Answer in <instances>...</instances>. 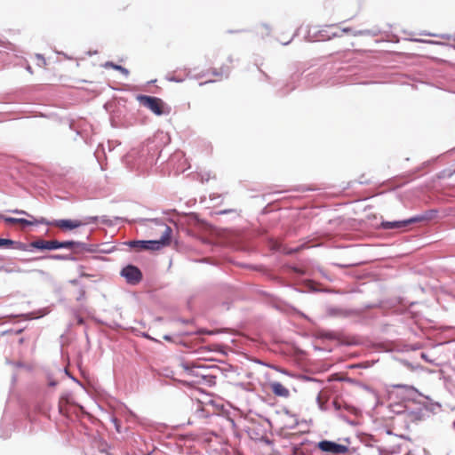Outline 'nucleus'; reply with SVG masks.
Masks as SVG:
<instances>
[{
  "label": "nucleus",
  "mask_w": 455,
  "mask_h": 455,
  "mask_svg": "<svg viewBox=\"0 0 455 455\" xmlns=\"http://www.w3.org/2000/svg\"><path fill=\"white\" fill-rule=\"evenodd\" d=\"M268 246H269L270 250H272V251H282V244L277 240H275L274 238L268 239Z\"/></svg>",
  "instance_id": "72a5a7b5"
},
{
  "label": "nucleus",
  "mask_w": 455,
  "mask_h": 455,
  "mask_svg": "<svg viewBox=\"0 0 455 455\" xmlns=\"http://www.w3.org/2000/svg\"><path fill=\"white\" fill-rule=\"evenodd\" d=\"M76 133H77L78 135H80V136L83 138V140H84V142H85L86 144H88V143H89V141H88V138H87V136H85V135L84 134V132H78V131H77V132H76Z\"/></svg>",
  "instance_id": "e2e57ef3"
},
{
  "label": "nucleus",
  "mask_w": 455,
  "mask_h": 455,
  "mask_svg": "<svg viewBox=\"0 0 455 455\" xmlns=\"http://www.w3.org/2000/svg\"><path fill=\"white\" fill-rule=\"evenodd\" d=\"M319 33L320 38L318 40H328L331 39V37L339 36V34L338 32H331L330 35H325V31L321 30L319 31Z\"/></svg>",
  "instance_id": "e433bc0d"
},
{
  "label": "nucleus",
  "mask_w": 455,
  "mask_h": 455,
  "mask_svg": "<svg viewBox=\"0 0 455 455\" xmlns=\"http://www.w3.org/2000/svg\"><path fill=\"white\" fill-rule=\"evenodd\" d=\"M407 222L405 220H394V221H382L381 228L385 230L389 229H406Z\"/></svg>",
  "instance_id": "a211bd4d"
},
{
  "label": "nucleus",
  "mask_w": 455,
  "mask_h": 455,
  "mask_svg": "<svg viewBox=\"0 0 455 455\" xmlns=\"http://www.w3.org/2000/svg\"><path fill=\"white\" fill-rule=\"evenodd\" d=\"M261 27L266 29V36H269L270 32H271V28H270L269 25L263 23V24H261Z\"/></svg>",
  "instance_id": "6e6d98bb"
},
{
  "label": "nucleus",
  "mask_w": 455,
  "mask_h": 455,
  "mask_svg": "<svg viewBox=\"0 0 455 455\" xmlns=\"http://www.w3.org/2000/svg\"><path fill=\"white\" fill-rule=\"evenodd\" d=\"M0 217L4 220V222H6L8 224H20L22 226V228L40 224L39 219L30 220L28 219H24V218H12V217H5V216H0Z\"/></svg>",
  "instance_id": "2eb2a0df"
},
{
  "label": "nucleus",
  "mask_w": 455,
  "mask_h": 455,
  "mask_svg": "<svg viewBox=\"0 0 455 455\" xmlns=\"http://www.w3.org/2000/svg\"><path fill=\"white\" fill-rule=\"evenodd\" d=\"M299 80V73L295 72L291 74L289 79L286 81V83L283 85H282L279 89H277L275 92L276 96L280 98L287 96L290 92H291L298 87Z\"/></svg>",
  "instance_id": "6e6552de"
},
{
  "label": "nucleus",
  "mask_w": 455,
  "mask_h": 455,
  "mask_svg": "<svg viewBox=\"0 0 455 455\" xmlns=\"http://www.w3.org/2000/svg\"><path fill=\"white\" fill-rule=\"evenodd\" d=\"M20 214H21V215H25V216L28 217V218L30 219V220H36V219H35V217H34L33 215L29 214V213H28V212H26V211L20 210Z\"/></svg>",
  "instance_id": "5fc2aeb1"
},
{
  "label": "nucleus",
  "mask_w": 455,
  "mask_h": 455,
  "mask_svg": "<svg viewBox=\"0 0 455 455\" xmlns=\"http://www.w3.org/2000/svg\"><path fill=\"white\" fill-rule=\"evenodd\" d=\"M317 443L303 439L299 443H291V455H313L317 448Z\"/></svg>",
  "instance_id": "423d86ee"
},
{
  "label": "nucleus",
  "mask_w": 455,
  "mask_h": 455,
  "mask_svg": "<svg viewBox=\"0 0 455 455\" xmlns=\"http://www.w3.org/2000/svg\"><path fill=\"white\" fill-rule=\"evenodd\" d=\"M136 100L156 116H168L172 112L171 106L158 97L138 94Z\"/></svg>",
  "instance_id": "f03ea898"
},
{
  "label": "nucleus",
  "mask_w": 455,
  "mask_h": 455,
  "mask_svg": "<svg viewBox=\"0 0 455 455\" xmlns=\"http://www.w3.org/2000/svg\"><path fill=\"white\" fill-rule=\"evenodd\" d=\"M453 174H455V164H451V166L442 170L438 174V179H449Z\"/></svg>",
  "instance_id": "c85d7f7f"
},
{
  "label": "nucleus",
  "mask_w": 455,
  "mask_h": 455,
  "mask_svg": "<svg viewBox=\"0 0 455 455\" xmlns=\"http://www.w3.org/2000/svg\"><path fill=\"white\" fill-rule=\"evenodd\" d=\"M338 70L339 72H341V75H340V77H343L345 76H347V73H349L351 70H350V66H343V67H340L338 68Z\"/></svg>",
  "instance_id": "a18cd8bd"
},
{
  "label": "nucleus",
  "mask_w": 455,
  "mask_h": 455,
  "mask_svg": "<svg viewBox=\"0 0 455 455\" xmlns=\"http://www.w3.org/2000/svg\"><path fill=\"white\" fill-rule=\"evenodd\" d=\"M382 34V30L379 27H373L371 29H360L353 32L354 36H367L375 37Z\"/></svg>",
  "instance_id": "6ab92c4d"
},
{
  "label": "nucleus",
  "mask_w": 455,
  "mask_h": 455,
  "mask_svg": "<svg viewBox=\"0 0 455 455\" xmlns=\"http://www.w3.org/2000/svg\"><path fill=\"white\" fill-rule=\"evenodd\" d=\"M337 416L347 424L354 425V422L350 420L343 412L338 413Z\"/></svg>",
  "instance_id": "de8ad7c7"
},
{
  "label": "nucleus",
  "mask_w": 455,
  "mask_h": 455,
  "mask_svg": "<svg viewBox=\"0 0 455 455\" xmlns=\"http://www.w3.org/2000/svg\"><path fill=\"white\" fill-rule=\"evenodd\" d=\"M58 249H82L92 251L91 245L88 243L74 240L58 241Z\"/></svg>",
  "instance_id": "f8f14e48"
},
{
  "label": "nucleus",
  "mask_w": 455,
  "mask_h": 455,
  "mask_svg": "<svg viewBox=\"0 0 455 455\" xmlns=\"http://www.w3.org/2000/svg\"><path fill=\"white\" fill-rule=\"evenodd\" d=\"M222 195H219V194H213V195H211L210 196V199L212 201H216L217 199H220L221 198Z\"/></svg>",
  "instance_id": "bf43d9fd"
},
{
  "label": "nucleus",
  "mask_w": 455,
  "mask_h": 455,
  "mask_svg": "<svg viewBox=\"0 0 455 455\" xmlns=\"http://www.w3.org/2000/svg\"><path fill=\"white\" fill-rule=\"evenodd\" d=\"M211 73L213 75V76H220V69L218 68H212L211 69Z\"/></svg>",
  "instance_id": "052dcab7"
},
{
  "label": "nucleus",
  "mask_w": 455,
  "mask_h": 455,
  "mask_svg": "<svg viewBox=\"0 0 455 455\" xmlns=\"http://www.w3.org/2000/svg\"><path fill=\"white\" fill-rule=\"evenodd\" d=\"M40 259H52V260H70L76 261L77 259L73 254H47L44 256L35 257L32 259H25V261H35Z\"/></svg>",
  "instance_id": "4468645a"
},
{
  "label": "nucleus",
  "mask_w": 455,
  "mask_h": 455,
  "mask_svg": "<svg viewBox=\"0 0 455 455\" xmlns=\"http://www.w3.org/2000/svg\"><path fill=\"white\" fill-rule=\"evenodd\" d=\"M395 387L404 389L407 394L408 398L412 399V400H414L416 397L421 395V394L418 391V389L412 386L399 384V385H395Z\"/></svg>",
  "instance_id": "412c9836"
},
{
  "label": "nucleus",
  "mask_w": 455,
  "mask_h": 455,
  "mask_svg": "<svg viewBox=\"0 0 455 455\" xmlns=\"http://www.w3.org/2000/svg\"><path fill=\"white\" fill-rule=\"evenodd\" d=\"M246 267H248L250 269H252V270L262 272L263 275H267L269 279L277 282L279 284H281L283 286H291L290 284H287L286 282H284L282 278L268 273V271L263 266H261V265H259V266H257V265H246Z\"/></svg>",
  "instance_id": "dca6fc26"
},
{
  "label": "nucleus",
  "mask_w": 455,
  "mask_h": 455,
  "mask_svg": "<svg viewBox=\"0 0 455 455\" xmlns=\"http://www.w3.org/2000/svg\"><path fill=\"white\" fill-rule=\"evenodd\" d=\"M100 154H103L105 155V148L103 145L100 144L97 148V149L95 150L94 152V156L96 157L98 163L100 164V167L102 170H104V166L103 164H101V160H100Z\"/></svg>",
  "instance_id": "473e14b6"
},
{
  "label": "nucleus",
  "mask_w": 455,
  "mask_h": 455,
  "mask_svg": "<svg viewBox=\"0 0 455 455\" xmlns=\"http://www.w3.org/2000/svg\"><path fill=\"white\" fill-rule=\"evenodd\" d=\"M99 221L98 216H87L84 218V220L83 221L84 225L86 224H96Z\"/></svg>",
  "instance_id": "a19ab883"
},
{
  "label": "nucleus",
  "mask_w": 455,
  "mask_h": 455,
  "mask_svg": "<svg viewBox=\"0 0 455 455\" xmlns=\"http://www.w3.org/2000/svg\"><path fill=\"white\" fill-rule=\"evenodd\" d=\"M405 221L407 222V227L412 225V224H416V223H419V222H423L421 218H420V215L419 214H417L415 216H412L409 219H405Z\"/></svg>",
  "instance_id": "c9c22d12"
},
{
  "label": "nucleus",
  "mask_w": 455,
  "mask_h": 455,
  "mask_svg": "<svg viewBox=\"0 0 455 455\" xmlns=\"http://www.w3.org/2000/svg\"><path fill=\"white\" fill-rule=\"evenodd\" d=\"M92 446L96 448L100 453L106 452L108 448V443L99 435L92 437Z\"/></svg>",
  "instance_id": "aec40b11"
},
{
  "label": "nucleus",
  "mask_w": 455,
  "mask_h": 455,
  "mask_svg": "<svg viewBox=\"0 0 455 455\" xmlns=\"http://www.w3.org/2000/svg\"><path fill=\"white\" fill-rule=\"evenodd\" d=\"M283 412L285 415L291 418V421L285 424V427L288 429H294L299 425V419L296 418L295 414H292L288 409H283Z\"/></svg>",
  "instance_id": "b1692460"
},
{
  "label": "nucleus",
  "mask_w": 455,
  "mask_h": 455,
  "mask_svg": "<svg viewBox=\"0 0 455 455\" xmlns=\"http://www.w3.org/2000/svg\"><path fill=\"white\" fill-rule=\"evenodd\" d=\"M125 220L122 217H115L114 220L109 219L107 215L99 217V221L108 227H113L118 222L124 221Z\"/></svg>",
  "instance_id": "5701e85b"
},
{
  "label": "nucleus",
  "mask_w": 455,
  "mask_h": 455,
  "mask_svg": "<svg viewBox=\"0 0 455 455\" xmlns=\"http://www.w3.org/2000/svg\"><path fill=\"white\" fill-rule=\"evenodd\" d=\"M343 410L354 414L357 412V409L355 406L345 402H342V411Z\"/></svg>",
  "instance_id": "58836bf2"
},
{
  "label": "nucleus",
  "mask_w": 455,
  "mask_h": 455,
  "mask_svg": "<svg viewBox=\"0 0 455 455\" xmlns=\"http://www.w3.org/2000/svg\"><path fill=\"white\" fill-rule=\"evenodd\" d=\"M103 67L104 68H113L115 70H117V71L121 72L126 77L130 74L129 70L126 68H124V67H123L121 65L116 64V63L112 62V61L105 62Z\"/></svg>",
  "instance_id": "cd10ccee"
},
{
  "label": "nucleus",
  "mask_w": 455,
  "mask_h": 455,
  "mask_svg": "<svg viewBox=\"0 0 455 455\" xmlns=\"http://www.w3.org/2000/svg\"><path fill=\"white\" fill-rule=\"evenodd\" d=\"M188 76V72L181 76L180 75H175L174 73H170L166 76V79L170 82H174V83H182L185 81L186 77Z\"/></svg>",
  "instance_id": "7c9ffc66"
},
{
  "label": "nucleus",
  "mask_w": 455,
  "mask_h": 455,
  "mask_svg": "<svg viewBox=\"0 0 455 455\" xmlns=\"http://www.w3.org/2000/svg\"><path fill=\"white\" fill-rule=\"evenodd\" d=\"M332 406L338 413L342 412V401H339L338 399L333 400Z\"/></svg>",
  "instance_id": "79ce46f5"
},
{
  "label": "nucleus",
  "mask_w": 455,
  "mask_h": 455,
  "mask_svg": "<svg viewBox=\"0 0 455 455\" xmlns=\"http://www.w3.org/2000/svg\"><path fill=\"white\" fill-rule=\"evenodd\" d=\"M295 190H296V191H299V192H305V191L309 190V188H306V187H304V186H299V187H298Z\"/></svg>",
  "instance_id": "0e129e2a"
},
{
  "label": "nucleus",
  "mask_w": 455,
  "mask_h": 455,
  "mask_svg": "<svg viewBox=\"0 0 455 455\" xmlns=\"http://www.w3.org/2000/svg\"><path fill=\"white\" fill-rule=\"evenodd\" d=\"M420 357L427 363H434V360L430 359L426 353H421Z\"/></svg>",
  "instance_id": "603ef678"
},
{
  "label": "nucleus",
  "mask_w": 455,
  "mask_h": 455,
  "mask_svg": "<svg viewBox=\"0 0 455 455\" xmlns=\"http://www.w3.org/2000/svg\"><path fill=\"white\" fill-rule=\"evenodd\" d=\"M341 381H347L348 383H351V384H356V385H359L360 387H363V388L365 389H370L368 386L364 385V384H362L360 383L358 380H355L354 379H351L349 377H346V378H343V379H340Z\"/></svg>",
  "instance_id": "4c0bfd02"
},
{
  "label": "nucleus",
  "mask_w": 455,
  "mask_h": 455,
  "mask_svg": "<svg viewBox=\"0 0 455 455\" xmlns=\"http://www.w3.org/2000/svg\"><path fill=\"white\" fill-rule=\"evenodd\" d=\"M195 333L197 335H201V334H212V332L210 331H207L205 329H199Z\"/></svg>",
  "instance_id": "864d4df0"
},
{
  "label": "nucleus",
  "mask_w": 455,
  "mask_h": 455,
  "mask_svg": "<svg viewBox=\"0 0 455 455\" xmlns=\"http://www.w3.org/2000/svg\"><path fill=\"white\" fill-rule=\"evenodd\" d=\"M12 244H10V247H13L17 250H20V251H33V250L35 248H33V246H31V243H22V242H20V241H14V240H12Z\"/></svg>",
  "instance_id": "a878e982"
},
{
  "label": "nucleus",
  "mask_w": 455,
  "mask_h": 455,
  "mask_svg": "<svg viewBox=\"0 0 455 455\" xmlns=\"http://www.w3.org/2000/svg\"><path fill=\"white\" fill-rule=\"evenodd\" d=\"M174 321L182 324H190L193 323V319H186L182 317H176L174 318Z\"/></svg>",
  "instance_id": "49530a36"
},
{
  "label": "nucleus",
  "mask_w": 455,
  "mask_h": 455,
  "mask_svg": "<svg viewBox=\"0 0 455 455\" xmlns=\"http://www.w3.org/2000/svg\"><path fill=\"white\" fill-rule=\"evenodd\" d=\"M316 446L323 452L335 455H343L349 451L348 446L331 440H322L316 443Z\"/></svg>",
  "instance_id": "20e7f679"
},
{
  "label": "nucleus",
  "mask_w": 455,
  "mask_h": 455,
  "mask_svg": "<svg viewBox=\"0 0 455 455\" xmlns=\"http://www.w3.org/2000/svg\"><path fill=\"white\" fill-rule=\"evenodd\" d=\"M85 299V288L83 285L79 286L78 296L76 297L77 301L84 300Z\"/></svg>",
  "instance_id": "37998d69"
},
{
  "label": "nucleus",
  "mask_w": 455,
  "mask_h": 455,
  "mask_svg": "<svg viewBox=\"0 0 455 455\" xmlns=\"http://www.w3.org/2000/svg\"><path fill=\"white\" fill-rule=\"evenodd\" d=\"M74 404L73 395L70 392L63 393L58 403V411L59 413L63 416L68 415V406Z\"/></svg>",
  "instance_id": "9b49d317"
},
{
  "label": "nucleus",
  "mask_w": 455,
  "mask_h": 455,
  "mask_svg": "<svg viewBox=\"0 0 455 455\" xmlns=\"http://www.w3.org/2000/svg\"><path fill=\"white\" fill-rule=\"evenodd\" d=\"M172 230L165 226V230L160 239L157 240H132L127 244L138 251H158L171 243Z\"/></svg>",
  "instance_id": "f257e3e1"
},
{
  "label": "nucleus",
  "mask_w": 455,
  "mask_h": 455,
  "mask_svg": "<svg viewBox=\"0 0 455 455\" xmlns=\"http://www.w3.org/2000/svg\"><path fill=\"white\" fill-rule=\"evenodd\" d=\"M213 438H220V435L214 432H207V433H204L202 436V439L204 442H206V443H211L212 442Z\"/></svg>",
  "instance_id": "f704fd0d"
},
{
  "label": "nucleus",
  "mask_w": 455,
  "mask_h": 455,
  "mask_svg": "<svg viewBox=\"0 0 455 455\" xmlns=\"http://www.w3.org/2000/svg\"><path fill=\"white\" fill-rule=\"evenodd\" d=\"M12 239L0 237V248L10 247V244H12Z\"/></svg>",
  "instance_id": "c03bdc74"
},
{
  "label": "nucleus",
  "mask_w": 455,
  "mask_h": 455,
  "mask_svg": "<svg viewBox=\"0 0 455 455\" xmlns=\"http://www.w3.org/2000/svg\"><path fill=\"white\" fill-rule=\"evenodd\" d=\"M269 386H270L271 391L276 396L286 398L290 395L289 389L286 388L284 386H283L278 381L270 382Z\"/></svg>",
  "instance_id": "f3484780"
},
{
  "label": "nucleus",
  "mask_w": 455,
  "mask_h": 455,
  "mask_svg": "<svg viewBox=\"0 0 455 455\" xmlns=\"http://www.w3.org/2000/svg\"><path fill=\"white\" fill-rule=\"evenodd\" d=\"M316 337L318 339H324L329 340H338L339 339V335L335 331L326 330H319L316 332Z\"/></svg>",
  "instance_id": "4be33fe9"
},
{
  "label": "nucleus",
  "mask_w": 455,
  "mask_h": 455,
  "mask_svg": "<svg viewBox=\"0 0 455 455\" xmlns=\"http://www.w3.org/2000/svg\"><path fill=\"white\" fill-rule=\"evenodd\" d=\"M259 72L262 74V76H263V77H264V80H266V81H268V82H269V81H270V79H271V78H270V76H269L267 73H265L263 70H261V69H259Z\"/></svg>",
  "instance_id": "680f3d73"
},
{
  "label": "nucleus",
  "mask_w": 455,
  "mask_h": 455,
  "mask_svg": "<svg viewBox=\"0 0 455 455\" xmlns=\"http://www.w3.org/2000/svg\"><path fill=\"white\" fill-rule=\"evenodd\" d=\"M428 36H437V37H440V38H443V39H453L455 40V38H453L451 35L449 34H427Z\"/></svg>",
  "instance_id": "09e8293b"
},
{
  "label": "nucleus",
  "mask_w": 455,
  "mask_h": 455,
  "mask_svg": "<svg viewBox=\"0 0 455 455\" xmlns=\"http://www.w3.org/2000/svg\"><path fill=\"white\" fill-rule=\"evenodd\" d=\"M284 268L288 273L294 274L299 276H301L305 274V272L302 269L295 266L286 265L284 266Z\"/></svg>",
  "instance_id": "2f4dec72"
},
{
  "label": "nucleus",
  "mask_w": 455,
  "mask_h": 455,
  "mask_svg": "<svg viewBox=\"0 0 455 455\" xmlns=\"http://www.w3.org/2000/svg\"><path fill=\"white\" fill-rule=\"evenodd\" d=\"M219 69L221 76H225L226 78L229 76L231 68L228 66L223 65Z\"/></svg>",
  "instance_id": "ea45409f"
},
{
  "label": "nucleus",
  "mask_w": 455,
  "mask_h": 455,
  "mask_svg": "<svg viewBox=\"0 0 455 455\" xmlns=\"http://www.w3.org/2000/svg\"><path fill=\"white\" fill-rule=\"evenodd\" d=\"M48 385L49 387H55L57 385V381L51 377H48Z\"/></svg>",
  "instance_id": "4d7b16f0"
},
{
  "label": "nucleus",
  "mask_w": 455,
  "mask_h": 455,
  "mask_svg": "<svg viewBox=\"0 0 455 455\" xmlns=\"http://www.w3.org/2000/svg\"><path fill=\"white\" fill-rule=\"evenodd\" d=\"M299 80V73L295 72L291 74L289 79L286 81V83L283 85H282L279 89H277L275 92L276 96L280 98L287 96L290 92H291L298 87Z\"/></svg>",
  "instance_id": "0eeeda50"
},
{
  "label": "nucleus",
  "mask_w": 455,
  "mask_h": 455,
  "mask_svg": "<svg viewBox=\"0 0 455 455\" xmlns=\"http://www.w3.org/2000/svg\"><path fill=\"white\" fill-rule=\"evenodd\" d=\"M179 222L180 225L188 226L186 232L188 235H192V231L189 229L190 228H200L204 223L195 212L184 213L179 220Z\"/></svg>",
  "instance_id": "1a4fd4ad"
},
{
  "label": "nucleus",
  "mask_w": 455,
  "mask_h": 455,
  "mask_svg": "<svg viewBox=\"0 0 455 455\" xmlns=\"http://www.w3.org/2000/svg\"><path fill=\"white\" fill-rule=\"evenodd\" d=\"M440 407H441V405L438 403H431L429 406H426V409L427 411L434 412L435 408L439 409Z\"/></svg>",
  "instance_id": "3c124183"
},
{
  "label": "nucleus",
  "mask_w": 455,
  "mask_h": 455,
  "mask_svg": "<svg viewBox=\"0 0 455 455\" xmlns=\"http://www.w3.org/2000/svg\"><path fill=\"white\" fill-rule=\"evenodd\" d=\"M354 31L355 30H353L351 28H348V27L347 28H343L341 29V32H343V33H352L353 34Z\"/></svg>",
  "instance_id": "69168bd1"
},
{
  "label": "nucleus",
  "mask_w": 455,
  "mask_h": 455,
  "mask_svg": "<svg viewBox=\"0 0 455 455\" xmlns=\"http://www.w3.org/2000/svg\"><path fill=\"white\" fill-rule=\"evenodd\" d=\"M65 373H66V374H67V375H68L71 379H73L74 381H76V382H77V383H80V382H79V381H78V380H77L74 376H72V375L69 373V371H68L67 369H65Z\"/></svg>",
  "instance_id": "338daca9"
},
{
  "label": "nucleus",
  "mask_w": 455,
  "mask_h": 455,
  "mask_svg": "<svg viewBox=\"0 0 455 455\" xmlns=\"http://www.w3.org/2000/svg\"><path fill=\"white\" fill-rule=\"evenodd\" d=\"M65 373H66V374H67V375H68L71 379H73L74 381H76V382H77V383H80V382H79V381H78V380H77L74 376H72V375L69 373V371H68L67 369H65Z\"/></svg>",
  "instance_id": "774afa93"
},
{
  "label": "nucleus",
  "mask_w": 455,
  "mask_h": 455,
  "mask_svg": "<svg viewBox=\"0 0 455 455\" xmlns=\"http://www.w3.org/2000/svg\"><path fill=\"white\" fill-rule=\"evenodd\" d=\"M39 222L42 225L57 227L62 230H73L84 226L83 221L70 219L53 220L51 221L44 217H41L39 219Z\"/></svg>",
  "instance_id": "7ed1b4c3"
},
{
  "label": "nucleus",
  "mask_w": 455,
  "mask_h": 455,
  "mask_svg": "<svg viewBox=\"0 0 455 455\" xmlns=\"http://www.w3.org/2000/svg\"><path fill=\"white\" fill-rule=\"evenodd\" d=\"M128 284L136 285L140 283L143 278L141 270L135 265L128 264L124 267L120 272Z\"/></svg>",
  "instance_id": "39448f33"
},
{
  "label": "nucleus",
  "mask_w": 455,
  "mask_h": 455,
  "mask_svg": "<svg viewBox=\"0 0 455 455\" xmlns=\"http://www.w3.org/2000/svg\"><path fill=\"white\" fill-rule=\"evenodd\" d=\"M31 246H33V248L39 250V251L58 250V240L37 239V240L31 242Z\"/></svg>",
  "instance_id": "ddd939ff"
},
{
  "label": "nucleus",
  "mask_w": 455,
  "mask_h": 455,
  "mask_svg": "<svg viewBox=\"0 0 455 455\" xmlns=\"http://www.w3.org/2000/svg\"><path fill=\"white\" fill-rule=\"evenodd\" d=\"M166 140V141H169V137L167 134L164 133V132H160V133H157L156 135H155L154 139L152 140H148V143H147V148H148V150L150 151L154 147H156V141L157 140Z\"/></svg>",
  "instance_id": "393cba45"
},
{
  "label": "nucleus",
  "mask_w": 455,
  "mask_h": 455,
  "mask_svg": "<svg viewBox=\"0 0 455 455\" xmlns=\"http://www.w3.org/2000/svg\"><path fill=\"white\" fill-rule=\"evenodd\" d=\"M423 222L432 220L438 215V210L429 209L419 214Z\"/></svg>",
  "instance_id": "bb28decb"
},
{
  "label": "nucleus",
  "mask_w": 455,
  "mask_h": 455,
  "mask_svg": "<svg viewBox=\"0 0 455 455\" xmlns=\"http://www.w3.org/2000/svg\"><path fill=\"white\" fill-rule=\"evenodd\" d=\"M327 315L331 317L347 318L359 315V310L353 308H344L339 307H328L326 308Z\"/></svg>",
  "instance_id": "9d476101"
},
{
  "label": "nucleus",
  "mask_w": 455,
  "mask_h": 455,
  "mask_svg": "<svg viewBox=\"0 0 455 455\" xmlns=\"http://www.w3.org/2000/svg\"><path fill=\"white\" fill-rule=\"evenodd\" d=\"M297 291L304 292V291H318V289L315 288V284L310 281L306 280L303 283V288L302 289H297Z\"/></svg>",
  "instance_id": "c756f323"
},
{
  "label": "nucleus",
  "mask_w": 455,
  "mask_h": 455,
  "mask_svg": "<svg viewBox=\"0 0 455 455\" xmlns=\"http://www.w3.org/2000/svg\"><path fill=\"white\" fill-rule=\"evenodd\" d=\"M316 402L318 403V407L321 411H326L327 410V407L324 405V403L321 401V396L320 395L317 396L316 398Z\"/></svg>",
  "instance_id": "8fccbe9b"
},
{
  "label": "nucleus",
  "mask_w": 455,
  "mask_h": 455,
  "mask_svg": "<svg viewBox=\"0 0 455 455\" xmlns=\"http://www.w3.org/2000/svg\"><path fill=\"white\" fill-rule=\"evenodd\" d=\"M421 347H422L421 344L415 343V344L411 345V350H418V349H420Z\"/></svg>",
  "instance_id": "13d9d810"
}]
</instances>
